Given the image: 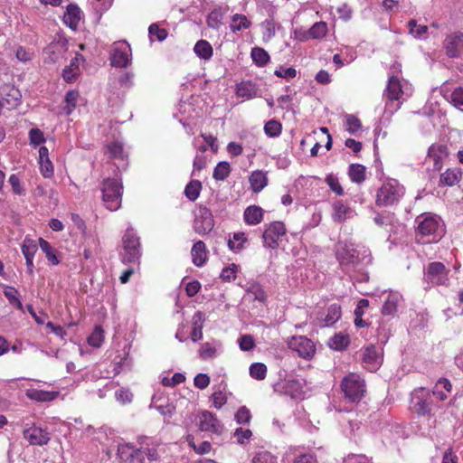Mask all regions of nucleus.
<instances>
[{
    "instance_id": "obj_9",
    "label": "nucleus",
    "mask_w": 463,
    "mask_h": 463,
    "mask_svg": "<svg viewBox=\"0 0 463 463\" xmlns=\"http://www.w3.org/2000/svg\"><path fill=\"white\" fill-rule=\"evenodd\" d=\"M288 347L304 359H311L316 352L314 343L306 336H292L288 342Z\"/></svg>"
},
{
    "instance_id": "obj_39",
    "label": "nucleus",
    "mask_w": 463,
    "mask_h": 463,
    "mask_svg": "<svg viewBox=\"0 0 463 463\" xmlns=\"http://www.w3.org/2000/svg\"><path fill=\"white\" fill-rule=\"evenodd\" d=\"M410 33L416 39H425L428 33V26L418 24L416 20L411 19L408 23Z\"/></svg>"
},
{
    "instance_id": "obj_62",
    "label": "nucleus",
    "mask_w": 463,
    "mask_h": 463,
    "mask_svg": "<svg viewBox=\"0 0 463 463\" xmlns=\"http://www.w3.org/2000/svg\"><path fill=\"white\" fill-rule=\"evenodd\" d=\"M252 436V432L249 429L238 428L234 431V437L239 444H244Z\"/></svg>"
},
{
    "instance_id": "obj_15",
    "label": "nucleus",
    "mask_w": 463,
    "mask_h": 463,
    "mask_svg": "<svg viewBox=\"0 0 463 463\" xmlns=\"http://www.w3.org/2000/svg\"><path fill=\"white\" fill-rule=\"evenodd\" d=\"M306 384L304 379H288L278 384V388L285 395L292 399H302L304 395L303 388Z\"/></svg>"
},
{
    "instance_id": "obj_23",
    "label": "nucleus",
    "mask_w": 463,
    "mask_h": 463,
    "mask_svg": "<svg viewBox=\"0 0 463 463\" xmlns=\"http://www.w3.org/2000/svg\"><path fill=\"white\" fill-rule=\"evenodd\" d=\"M192 260L196 267L204 265L207 260V250L203 241H196L191 250Z\"/></svg>"
},
{
    "instance_id": "obj_42",
    "label": "nucleus",
    "mask_w": 463,
    "mask_h": 463,
    "mask_svg": "<svg viewBox=\"0 0 463 463\" xmlns=\"http://www.w3.org/2000/svg\"><path fill=\"white\" fill-rule=\"evenodd\" d=\"M231 173L230 164L226 161H222L217 164L213 170V177L218 181H223Z\"/></svg>"
},
{
    "instance_id": "obj_29",
    "label": "nucleus",
    "mask_w": 463,
    "mask_h": 463,
    "mask_svg": "<svg viewBox=\"0 0 463 463\" xmlns=\"http://www.w3.org/2000/svg\"><path fill=\"white\" fill-rule=\"evenodd\" d=\"M362 359L363 363L368 365L372 370L377 368L381 364V358L377 350L373 345L364 348Z\"/></svg>"
},
{
    "instance_id": "obj_1",
    "label": "nucleus",
    "mask_w": 463,
    "mask_h": 463,
    "mask_svg": "<svg viewBox=\"0 0 463 463\" xmlns=\"http://www.w3.org/2000/svg\"><path fill=\"white\" fill-rule=\"evenodd\" d=\"M405 194V188L397 180L392 179L378 189L376 204L381 207L392 206L400 202Z\"/></svg>"
},
{
    "instance_id": "obj_36",
    "label": "nucleus",
    "mask_w": 463,
    "mask_h": 463,
    "mask_svg": "<svg viewBox=\"0 0 463 463\" xmlns=\"http://www.w3.org/2000/svg\"><path fill=\"white\" fill-rule=\"evenodd\" d=\"M195 54L203 60H210L213 56V47L205 40L198 41L194 48Z\"/></svg>"
},
{
    "instance_id": "obj_49",
    "label": "nucleus",
    "mask_w": 463,
    "mask_h": 463,
    "mask_svg": "<svg viewBox=\"0 0 463 463\" xmlns=\"http://www.w3.org/2000/svg\"><path fill=\"white\" fill-rule=\"evenodd\" d=\"M108 152L111 158L123 160L126 156L123 145L118 141L112 142L108 146Z\"/></svg>"
},
{
    "instance_id": "obj_21",
    "label": "nucleus",
    "mask_w": 463,
    "mask_h": 463,
    "mask_svg": "<svg viewBox=\"0 0 463 463\" xmlns=\"http://www.w3.org/2000/svg\"><path fill=\"white\" fill-rule=\"evenodd\" d=\"M333 209V219L338 222L351 219L355 215V212L340 200L334 203Z\"/></svg>"
},
{
    "instance_id": "obj_12",
    "label": "nucleus",
    "mask_w": 463,
    "mask_h": 463,
    "mask_svg": "<svg viewBox=\"0 0 463 463\" xmlns=\"http://www.w3.org/2000/svg\"><path fill=\"white\" fill-rule=\"evenodd\" d=\"M23 435L29 444L33 446H43L50 441L49 432L33 424L24 428Z\"/></svg>"
},
{
    "instance_id": "obj_45",
    "label": "nucleus",
    "mask_w": 463,
    "mask_h": 463,
    "mask_svg": "<svg viewBox=\"0 0 463 463\" xmlns=\"http://www.w3.org/2000/svg\"><path fill=\"white\" fill-rule=\"evenodd\" d=\"M282 126L279 121L271 119L264 126V132L270 137H279L281 134Z\"/></svg>"
},
{
    "instance_id": "obj_61",
    "label": "nucleus",
    "mask_w": 463,
    "mask_h": 463,
    "mask_svg": "<svg viewBox=\"0 0 463 463\" xmlns=\"http://www.w3.org/2000/svg\"><path fill=\"white\" fill-rule=\"evenodd\" d=\"M29 137L31 145L33 146H39L45 141L43 133L39 128H32L29 132Z\"/></svg>"
},
{
    "instance_id": "obj_60",
    "label": "nucleus",
    "mask_w": 463,
    "mask_h": 463,
    "mask_svg": "<svg viewBox=\"0 0 463 463\" xmlns=\"http://www.w3.org/2000/svg\"><path fill=\"white\" fill-rule=\"evenodd\" d=\"M252 463H276V458L268 451H260L252 458Z\"/></svg>"
},
{
    "instance_id": "obj_40",
    "label": "nucleus",
    "mask_w": 463,
    "mask_h": 463,
    "mask_svg": "<svg viewBox=\"0 0 463 463\" xmlns=\"http://www.w3.org/2000/svg\"><path fill=\"white\" fill-rule=\"evenodd\" d=\"M201 189V182L193 180L185 186L184 194L190 201L194 202L199 197Z\"/></svg>"
},
{
    "instance_id": "obj_22",
    "label": "nucleus",
    "mask_w": 463,
    "mask_h": 463,
    "mask_svg": "<svg viewBox=\"0 0 463 463\" xmlns=\"http://www.w3.org/2000/svg\"><path fill=\"white\" fill-rule=\"evenodd\" d=\"M452 385L446 378H440L435 384L432 390V398L438 401H445L449 394L451 392Z\"/></svg>"
},
{
    "instance_id": "obj_8",
    "label": "nucleus",
    "mask_w": 463,
    "mask_h": 463,
    "mask_svg": "<svg viewBox=\"0 0 463 463\" xmlns=\"http://www.w3.org/2000/svg\"><path fill=\"white\" fill-rule=\"evenodd\" d=\"M286 235V228L281 222H272L263 232V245L269 249H277L282 238Z\"/></svg>"
},
{
    "instance_id": "obj_53",
    "label": "nucleus",
    "mask_w": 463,
    "mask_h": 463,
    "mask_svg": "<svg viewBox=\"0 0 463 463\" xmlns=\"http://www.w3.org/2000/svg\"><path fill=\"white\" fill-rule=\"evenodd\" d=\"M148 33L150 38L156 37L159 42L164 41L167 37V31L165 28H160L157 24H152L148 27Z\"/></svg>"
},
{
    "instance_id": "obj_2",
    "label": "nucleus",
    "mask_w": 463,
    "mask_h": 463,
    "mask_svg": "<svg viewBox=\"0 0 463 463\" xmlns=\"http://www.w3.org/2000/svg\"><path fill=\"white\" fill-rule=\"evenodd\" d=\"M123 185L117 178H107L102 183V200L107 209L117 211L121 205Z\"/></svg>"
},
{
    "instance_id": "obj_19",
    "label": "nucleus",
    "mask_w": 463,
    "mask_h": 463,
    "mask_svg": "<svg viewBox=\"0 0 463 463\" xmlns=\"http://www.w3.org/2000/svg\"><path fill=\"white\" fill-rule=\"evenodd\" d=\"M402 299V295L397 291H390L384 299L382 313L384 316H392L396 313L398 306Z\"/></svg>"
},
{
    "instance_id": "obj_56",
    "label": "nucleus",
    "mask_w": 463,
    "mask_h": 463,
    "mask_svg": "<svg viewBox=\"0 0 463 463\" xmlns=\"http://www.w3.org/2000/svg\"><path fill=\"white\" fill-rule=\"evenodd\" d=\"M142 452L146 454L150 461H157L160 458L157 444L147 445L146 447L143 446Z\"/></svg>"
},
{
    "instance_id": "obj_54",
    "label": "nucleus",
    "mask_w": 463,
    "mask_h": 463,
    "mask_svg": "<svg viewBox=\"0 0 463 463\" xmlns=\"http://www.w3.org/2000/svg\"><path fill=\"white\" fill-rule=\"evenodd\" d=\"M130 453H136L134 451V446L130 443L119 444L118 447V454L120 459L124 462H128L131 457Z\"/></svg>"
},
{
    "instance_id": "obj_46",
    "label": "nucleus",
    "mask_w": 463,
    "mask_h": 463,
    "mask_svg": "<svg viewBox=\"0 0 463 463\" xmlns=\"http://www.w3.org/2000/svg\"><path fill=\"white\" fill-rule=\"evenodd\" d=\"M247 237L243 232H236L233 234L232 239L228 240V246L232 250H241L246 242Z\"/></svg>"
},
{
    "instance_id": "obj_35",
    "label": "nucleus",
    "mask_w": 463,
    "mask_h": 463,
    "mask_svg": "<svg viewBox=\"0 0 463 463\" xmlns=\"http://www.w3.org/2000/svg\"><path fill=\"white\" fill-rule=\"evenodd\" d=\"M350 343L349 335L344 333L335 334L329 339V346L337 351L345 349Z\"/></svg>"
},
{
    "instance_id": "obj_11",
    "label": "nucleus",
    "mask_w": 463,
    "mask_h": 463,
    "mask_svg": "<svg viewBox=\"0 0 463 463\" xmlns=\"http://www.w3.org/2000/svg\"><path fill=\"white\" fill-rule=\"evenodd\" d=\"M131 61V48L126 43H119L113 47L110 53V62L112 66L125 68Z\"/></svg>"
},
{
    "instance_id": "obj_32",
    "label": "nucleus",
    "mask_w": 463,
    "mask_h": 463,
    "mask_svg": "<svg viewBox=\"0 0 463 463\" xmlns=\"http://www.w3.org/2000/svg\"><path fill=\"white\" fill-rule=\"evenodd\" d=\"M59 395L58 392H49L38 389L27 391V396L36 402H49L54 400Z\"/></svg>"
},
{
    "instance_id": "obj_17",
    "label": "nucleus",
    "mask_w": 463,
    "mask_h": 463,
    "mask_svg": "<svg viewBox=\"0 0 463 463\" xmlns=\"http://www.w3.org/2000/svg\"><path fill=\"white\" fill-rule=\"evenodd\" d=\"M416 222L418 223V232L423 236L432 235L439 228V222L434 216H421Z\"/></svg>"
},
{
    "instance_id": "obj_44",
    "label": "nucleus",
    "mask_w": 463,
    "mask_h": 463,
    "mask_svg": "<svg viewBox=\"0 0 463 463\" xmlns=\"http://www.w3.org/2000/svg\"><path fill=\"white\" fill-rule=\"evenodd\" d=\"M39 244L41 250L45 253L46 258L52 265H57L59 263V260L57 259L55 255V250L51 246V244L43 240H39Z\"/></svg>"
},
{
    "instance_id": "obj_13",
    "label": "nucleus",
    "mask_w": 463,
    "mask_h": 463,
    "mask_svg": "<svg viewBox=\"0 0 463 463\" xmlns=\"http://www.w3.org/2000/svg\"><path fill=\"white\" fill-rule=\"evenodd\" d=\"M443 47L449 58H458L463 52V33L455 32L449 34L444 42Z\"/></svg>"
},
{
    "instance_id": "obj_41",
    "label": "nucleus",
    "mask_w": 463,
    "mask_h": 463,
    "mask_svg": "<svg viewBox=\"0 0 463 463\" xmlns=\"http://www.w3.org/2000/svg\"><path fill=\"white\" fill-rule=\"evenodd\" d=\"M79 92L76 90H70L66 93L64 98L65 106L63 108L66 115H71L75 109L78 102Z\"/></svg>"
},
{
    "instance_id": "obj_25",
    "label": "nucleus",
    "mask_w": 463,
    "mask_h": 463,
    "mask_svg": "<svg viewBox=\"0 0 463 463\" xmlns=\"http://www.w3.org/2000/svg\"><path fill=\"white\" fill-rule=\"evenodd\" d=\"M447 156L446 147L443 146H432L429 148L428 158L433 162L434 170H440L442 160Z\"/></svg>"
},
{
    "instance_id": "obj_47",
    "label": "nucleus",
    "mask_w": 463,
    "mask_h": 463,
    "mask_svg": "<svg viewBox=\"0 0 463 463\" xmlns=\"http://www.w3.org/2000/svg\"><path fill=\"white\" fill-rule=\"evenodd\" d=\"M327 25L325 22H317L309 29L308 34L313 39H320L326 34Z\"/></svg>"
},
{
    "instance_id": "obj_28",
    "label": "nucleus",
    "mask_w": 463,
    "mask_h": 463,
    "mask_svg": "<svg viewBox=\"0 0 463 463\" xmlns=\"http://www.w3.org/2000/svg\"><path fill=\"white\" fill-rule=\"evenodd\" d=\"M341 314L340 306L333 304L328 307L326 317L323 319H319L318 325L322 327L332 326L339 320Z\"/></svg>"
},
{
    "instance_id": "obj_18",
    "label": "nucleus",
    "mask_w": 463,
    "mask_h": 463,
    "mask_svg": "<svg viewBox=\"0 0 463 463\" xmlns=\"http://www.w3.org/2000/svg\"><path fill=\"white\" fill-rule=\"evenodd\" d=\"M0 97L2 99L0 105L5 102L10 107H15L21 99V93L14 85L4 84L0 87Z\"/></svg>"
},
{
    "instance_id": "obj_10",
    "label": "nucleus",
    "mask_w": 463,
    "mask_h": 463,
    "mask_svg": "<svg viewBox=\"0 0 463 463\" xmlns=\"http://www.w3.org/2000/svg\"><path fill=\"white\" fill-rule=\"evenodd\" d=\"M214 227L212 212L206 207H200L194 221V230L200 235L210 232Z\"/></svg>"
},
{
    "instance_id": "obj_24",
    "label": "nucleus",
    "mask_w": 463,
    "mask_h": 463,
    "mask_svg": "<svg viewBox=\"0 0 463 463\" xmlns=\"http://www.w3.org/2000/svg\"><path fill=\"white\" fill-rule=\"evenodd\" d=\"M205 320V316L202 311H196L192 317L193 330L191 333V339L196 343L203 338V327Z\"/></svg>"
},
{
    "instance_id": "obj_55",
    "label": "nucleus",
    "mask_w": 463,
    "mask_h": 463,
    "mask_svg": "<svg viewBox=\"0 0 463 463\" xmlns=\"http://www.w3.org/2000/svg\"><path fill=\"white\" fill-rule=\"evenodd\" d=\"M251 419V414L250 410L242 406L241 407L237 412L235 413V420L238 424H246L249 423Z\"/></svg>"
},
{
    "instance_id": "obj_34",
    "label": "nucleus",
    "mask_w": 463,
    "mask_h": 463,
    "mask_svg": "<svg viewBox=\"0 0 463 463\" xmlns=\"http://www.w3.org/2000/svg\"><path fill=\"white\" fill-rule=\"evenodd\" d=\"M348 175L352 182L362 184L365 180L366 168L360 164H351L349 165Z\"/></svg>"
},
{
    "instance_id": "obj_52",
    "label": "nucleus",
    "mask_w": 463,
    "mask_h": 463,
    "mask_svg": "<svg viewBox=\"0 0 463 463\" xmlns=\"http://www.w3.org/2000/svg\"><path fill=\"white\" fill-rule=\"evenodd\" d=\"M145 440H146V438H144V437L138 438L137 441L141 445V447L138 449L134 447V451L136 453H130L131 457L129 458V459L128 460L127 463H145V458L142 455L143 454L142 449H143V445L145 444Z\"/></svg>"
},
{
    "instance_id": "obj_38",
    "label": "nucleus",
    "mask_w": 463,
    "mask_h": 463,
    "mask_svg": "<svg viewBox=\"0 0 463 463\" xmlns=\"http://www.w3.org/2000/svg\"><path fill=\"white\" fill-rule=\"evenodd\" d=\"M251 25L250 21L244 14H235L232 16V24L230 28L232 32H238L250 28Z\"/></svg>"
},
{
    "instance_id": "obj_14",
    "label": "nucleus",
    "mask_w": 463,
    "mask_h": 463,
    "mask_svg": "<svg viewBox=\"0 0 463 463\" xmlns=\"http://www.w3.org/2000/svg\"><path fill=\"white\" fill-rule=\"evenodd\" d=\"M198 426L202 431L214 434H221L223 430L218 419L208 411H203L198 415Z\"/></svg>"
},
{
    "instance_id": "obj_33",
    "label": "nucleus",
    "mask_w": 463,
    "mask_h": 463,
    "mask_svg": "<svg viewBox=\"0 0 463 463\" xmlns=\"http://www.w3.org/2000/svg\"><path fill=\"white\" fill-rule=\"evenodd\" d=\"M221 346L220 342L213 341L206 342L201 345L199 350V356L203 360L213 359L217 355V349Z\"/></svg>"
},
{
    "instance_id": "obj_59",
    "label": "nucleus",
    "mask_w": 463,
    "mask_h": 463,
    "mask_svg": "<svg viewBox=\"0 0 463 463\" xmlns=\"http://www.w3.org/2000/svg\"><path fill=\"white\" fill-rule=\"evenodd\" d=\"M263 28V39L266 41H269L272 37L275 36V24L271 20H266L262 23Z\"/></svg>"
},
{
    "instance_id": "obj_27",
    "label": "nucleus",
    "mask_w": 463,
    "mask_h": 463,
    "mask_svg": "<svg viewBox=\"0 0 463 463\" xmlns=\"http://www.w3.org/2000/svg\"><path fill=\"white\" fill-rule=\"evenodd\" d=\"M250 187L254 193H259L268 184V177L265 172L258 170L251 173L249 178Z\"/></svg>"
},
{
    "instance_id": "obj_20",
    "label": "nucleus",
    "mask_w": 463,
    "mask_h": 463,
    "mask_svg": "<svg viewBox=\"0 0 463 463\" xmlns=\"http://www.w3.org/2000/svg\"><path fill=\"white\" fill-rule=\"evenodd\" d=\"M84 58L81 54H77L71 63L63 69L62 77L66 82H73L77 80L80 74V62L83 61Z\"/></svg>"
},
{
    "instance_id": "obj_48",
    "label": "nucleus",
    "mask_w": 463,
    "mask_h": 463,
    "mask_svg": "<svg viewBox=\"0 0 463 463\" xmlns=\"http://www.w3.org/2000/svg\"><path fill=\"white\" fill-rule=\"evenodd\" d=\"M267 374V366L262 363H254L250 366V375L256 380H263Z\"/></svg>"
},
{
    "instance_id": "obj_58",
    "label": "nucleus",
    "mask_w": 463,
    "mask_h": 463,
    "mask_svg": "<svg viewBox=\"0 0 463 463\" xmlns=\"http://www.w3.org/2000/svg\"><path fill=\"white\" fill-rule=\"evenodd\" d=\"M222 14L219 11H213L207 17V24L209 27L218 29L222 24Z\"/></svg>"
},
{
    "instance_id": "obj_51",
    "label": "nucleus",
    "mask_w": 463,
    "mask_h": 463,
    "mask_svg": "<svg viewBox=\"0 0 463 463\" xmlns=\"http://www.w3.org/2000/svg\"><path fill=\"white\" fill-rule=\"evenodd\" d=\"M104 340L103 330L97 326L91 335L88 337V343L93 347H100Z\"/></svg>"
},
{
    "instance_id": "obj_30",
    "label": "nucleus",
    "mask_w": 463,
    "mask_h": 463,
    "mask_svg": "<svg viewBox=\"0 0 463 463\" xmlns=\"http://www.w3.org/2000/svg\"><path fill=\"white\" fill-rule=\"evenodd\" d=\"M80 19V10L75 5H70L63 15L64 23L71 28L75 29Z\"/></svg>"
},
{
    "instance_id": "obj_4",
    "label": "nucleus",
    "mask_w": 463,
    "mask_h": 463,
    "mask_svg": "<svg viewBox=\"0 0 463 463\" xmlns=\"http://www.w3.org/2000/svg\"><path fill=\"white\" fill-rule=\"evenodd\" d=\"M123 251L120 253L124 263H137L141 257V245L139 237L133 228L129 227L122 238Z\"/></svg>"
},
{
    "instance_id": "obj_26",
    "label": "nucleus",
    "mask_w": 463,
    "mask_h": 463,
    "mask_svg": "<svg viewBox=\"0 0 463 463\" xmlns=\"http://www.w3.org/2000/svg\"><path fill=\"white\" fill-rule=\"evenodd\" d=\"M244 222L249 225H257L261 222L263 219V210L257 205H250L247 207L243 213Z\"/></svg>"
},
{
    "instance_id": "obj_63",
    "label": "nucleus",
    "mask_w": 463,
    "mask_h": 463,
    "mask_svg": "<svg viewBox=\"0 0 463 463\" xmlns=\"http://www.w3.org/2000/svg\"><path fill=\"white\" fill-rule=\"evenodd\" d=\"M212 401H213V406L217 409H220V408H222V405H224L226 403L227 397H226V394L222 391L218 390V391H215L212 394Z\"/></svg>"
},
{
    "instance_id": "obj_31",
    "label": "nucleus",
    "mask_w": 463,
    "mask_h": 463,
    "mask_svg": "<svg viewBox=\"0 0 463 463\" xmlns=\"http://www.w3.org/2000/svg\"><path fill=\"white\" fill-rule=\"evenodd\" d=\"M258 93L256 85L251 81H242L237 86L236 94L247 99L255 98Z\"/></svg>"
},
{
    "instance_id": "obj_7",
    "label": "nucleus",
    "mask_w": 463,
    "mask_h": 463,
    "mask_svg": "<svg viewBox=\"0 0 463 463\" xmlns=\"http://www.w3.org/2000/svg\"><path fill=\"white\" fill-rule=\"evenodd\" d=\"M449 269L439 261L429 263L424 272V280L431 286H448Z\"/></svg>"
},
{
    "instance_id": "obj_5",
    "label": "nucleus",
    "mask_w": 463,
    "mask_h": 463,
    "mask_svg": "<svg viewBox=\"0 0 463 463\" xmlns=\"http://www.w3.org/2000/svg\"><path fill=\"white\" fill-rule=\"evenodd\" d=\"M341 389L345 398L355 402L364 397L365 383L358 374L349 373L342 380Z\"/></svg>"
},
{
    "instance_id": "obj_50",
    "label": "nucleus",
    "mask_w": 463,
    "mask_h": 463,
    "mask_svg": "<svg viewBox=\"0 0 463 463\" xmlns=\"http://www.w3.org/2000/svg\"><path fill=\"white\" fill-rule=\"evenodd\" d=\"M17 294H18V291L14 288H12V287L7 288L4 291L5 297L8 299V301L11 305L15 307L19 310H23L24 307H23L22 302L18 298Z\"/></svg>"
},
{
    "instance_id": "obj_64",
    "label": "nucleus",
    "mask_w": 463,
    "mask_h": 463,
    "mask_svg": "<svg viewBox=\"0 0 463 463\" xmlns=\"http://www.w3.org/2000/svg\"><path fill=\"white\" fill-rule=\"evenodd\" d=\"M450 101L457 108L463 106V88L459 87L453 90L450 95Z\"/></svg>"
},
{
    "instance_id": "obj_37",
    "label": "nucleus",
    "mask_w": 463,
    "mask_h": 463,
    "mask_svg": "<svg viewBox=\"0 0 463 463\" xmlns=\"http://www.w3.org/2000/svg\"><path fill=\"white\" fill-rule=\"evenodd\" d=\"M461 177V172L457 169H448L446 172L441 174L439 182L448 186L456 184Z\"/></svg>"
},
{
    "instance_id": "obj_43",
    "label": "nucleus",
    "mask_w": 463,
    "mask_h": 463,
    "mask_svg": "<svg viewBox=\"0 0 463 463\" xmlns=\"http://www.w3.org/2000/svg\"><path fill=\"white\" fill-rule=\"evenodd\" d=\"M251 58L258 66H264L269 61V53L262 48L255 47L251 50Z\"/></svg>"
},
{
    "instance_id": "obj_16",
    "label": "nucleus",
    "mask_w": 463,
    "mask_h": 463,
    "mask_svg": "<svg viewBox=\"0 0 463 463\" xmlns=\"http://www.w3.org/2000/svg\"><path fill=\"white\" fill-rule=\"evenodd\" d=\"M404 94L402 85L396 76L389 77L383 97L389 101H400Z\"/></svg>"
},
{
    "instance_id": "obj_6",
    "label": "nucleus",
    "mask_w": 463,
    "mask_h": 463,
    "mask_svg": "<svg viewBox=\"0 0 463 463\" xmlns=\"http://www.w3.org/2000/svg\"><path fill=\"white\" fill-rule=\"evenodd\" d=\"M433 398L424 387L413 390L411 395V410L419 416H425L431 412Z\"/></svg>"
},
{
    "instance_id": "obj_57",
    "label": "nucleus",
    "mask_w": 463,
    "mask_h": 463,
    "mask_svg": "<svg viewBox=\"0 0 463 463\" xmlns=\"http://www.w3.org/2000/svg\"><path fill=\"white\" fill-rule=\"evenodd\" d=\"M345 123L347 126L346 130L351 134H354L361 128V121L354 115H347L345 117Z\"/></svg>"
},
{
    "instance_id": "obj_3",
    "label": "nucleus",
    "mask_w": 463,
    "mask_h": 463,
    "mask_svg": "<svg viewBox=\"0 0 463 463\" xmlns=\"http://www.w3.org/2000/svg\"><path fill=\"white\" fill-rule=\"evenodd\" d=\"M336 258L344 269H354L360 261H364L369 257L367 250H364L363 257H360V251L353 245L340 242L336 248Z\"/></svg>"
}]
</instances>
